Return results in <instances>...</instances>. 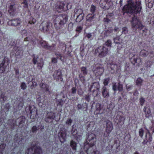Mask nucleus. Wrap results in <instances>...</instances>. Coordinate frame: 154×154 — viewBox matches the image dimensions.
Masks as SVG:
<instances>
[{"label": "nucleus", "mask_w": 154, "mask_h": 154, "mask_svg": "<svg viewBox=\"0 0 154 154\" xmlns=\"http://www.w3.org/2000/svg\"><path fill=\"white\" fill-rule=\"evenodd\" d=\"M140 5V1L134 2L132 0H128L127 1V4L123 7L122 9L123 15L127 14L134 16L132 18L131 23L133 28L135 29H142L143 27L135 15L140 13L142 8Z\"/></svg>", "instance_id": "f257e3e1"}, {"label": "nucleus", "mask_w": 154, "mask_h": 154, "mask_svg": "<svg viewBox=\"0 0 154 154\" xmlns=\"http://www.w3.org/2000/svg\"><path fill=\"white\" fill-rule=\"evenodd\" d=\"M6 6L8 7V11L11 14H13L18 8L17 3L14 0L8 1L7 3Z\"/></svg>", "instance_id": "f03ea898"}, {"label": "nucleus", "mask_w": 154, "mask_h": 154, "mask_svg": "<svg viewBox=\"0 0 154 154\" xmlns=\"http://www.w3.org/2000/svg\"><path fill=\"white\" fill-rule=\"evenodd\" d=\"M68 19V16L66 14H60L57 16L55 20L56 21L59 22V24L61 25L65 23Z\"/></svg>", "instance_id": "7ed1b4c3"}, {"label": "nucleus", "mask_w": 154, "mask_h": 154, "mask_svg": "<svg viewBox=\"0 0 154 154\" xmlns=\"http://www.w3.org/2000/svg\"><path fill=\"white\" fill-rule=\"evenodd\" d=\"M96 52L98 53L99 56L101 57L105 56L107 54L108 49L104 46L98 47L96 50Z\"/></svg>", "instance_id": "20e7f679"}, {"label": "nucleus", "mask_w": 154, "mask_h": 154, "mask_svg": "<svg viewBox=\"0 0 154 154\" xmlns=\"http://www.w3.org/2000/svg\"><path fill=\"white\" fill-rule=\"evenodd\" d=\"M65 5L63 2H59L57 3L55 8L56 11L60 13L66 10Z\"/></svg>", "instance_id": "39448f33"}, {"label": "nucleus", "mask_w": 154, "mask_h": 154, "mask_svg": "<svg viewBox=\"0 0 154 154\" xmlns=\"http://www.w3.org/2000/svg\"><path fill=\"white\" fill-rule=\"evenodd\" d=\"M108 0H100V7L106 9H108L109 7V4L111 3L108 2Z\"/></svg>", "instance_id": "423d86ee"}, {"label": "nucleus", "mask_w": 154, "mask_h": 154, "mask_svg": "<svg viewBox=\"0 0 154 154\" xmlns=\"http://www.w3.org/2000/svg\"><path fill=\"white\" fill-rule=\"evenodd\" d=\"M20 21L18 19H14L10 20L8 22V24L10 26H17L20 24Z\"/></svg>", "instance_id": "0eeeda50"}, {"label": "nucleus", "mask_w": 154, "mask_h": 154, "mask_svg": "<svg viewBox=\"0 0 154 154\" xmlns=\"http://www.w3.org/2000/svg\"><path fill=\"white\" fill-rule=\"evenodd\" d=\"M53 76L57 79H60V81L62 80L61 76V73L60 71L57 70L54 72L53 75Z\"/></svg>", "instance_id": "6e6552de"}, {"label": "nucleus", "mask_w": 154, "mask_h": 154, "mask_svg": "<svg viewBox=\"0 0 154 154\" xmlns=\"http://www.w3.org/2000/svg\"><path fill=\"white\" fill-rule=\"evenodd\" d=\"M102 94L104 98H107L109 97V91L106 87H104L103 88Z\"/></svg>", "instance_id": "1a4fd4ad"}, {"label": "nucleus", "mask_w": 154, "mask_h": 154, "mask_svg": "<svg viewBox=\"0 0 154 154\" xmlns=\"http://www.w3.org/2000/svg\"><path fill=\"white\" fill-rule=\"evenodd\" d=\"M74 16H77L78 15H80L84 14L82 10L81 9L75 8L74 10Z\"/></svg>", "instance_id": "9d476101"}, {"label": "nucleus", "mask_w": 154, "mask_h": 154, "mask_svg": "<svg viewBox=\"0 0 154 154\" xmlns=\"http://www.w3.org/2000/svg\"><path fill=\"white\" fill-rule=\"evenodd\" d=\"M42 26L44 25L42 29L50 28L52 26L51 23L49 22H46L44 24L42 23Z\"/></svg>", "instance_id": "9b49d317"}, {"label": "nucleus", "mask_w": 154, "mask_h": 154, "mask_svg": "<svg viewBox=\"0 0 154 154\" xmlns=\"http://www.w3.org/2000/svg\"><path fill=\"white\" fill-rule=\"evenodd\" d=\"M143 80L140 77L138 78L136 81V85L140 87L142 85Z\"/></svg>", "instance_id": "f8f14e48"}, {"label": "nucleus", "mask_w": 154, "mask_h": 154, "mask_svg": "<svg viewBox=\"0 0 154 154\" xmlns=\"http://www.w3.org/2000/svg\"><path fill=\"white\" fill-rule=\"evenodd\" d=\"M95 15V14L91 13L88 14L86 17L87 20L91 21L94 18Z\"/></svg>", "instance_id": "ddd939ff"}, {"label": "nucleus", "mask_w": 154, "mask_h": 154, "mask_svg": "<svg viewBox=\"0 0 154 154\" xmlns=\"http://www.w3.org/2000/svg\"><path fill=\"white\" fill-rule=\"evenodd\" d=\"M145 112L146 116V117H149L151 113V111L149 109L148 107H145L143 109Z\"/></svg>", "instance_id": "4468645a"}, {"label": "nucleus", "mask_w": 154, "mask_h": 154, "mask_svg": "<svg viewBox=\"0 0 154 154\" xmlns=\"http://www.w3.org/2000/svg\"><path fill=\"white\" fill-rule=\"evenodd\" d=\"M76 16V22H79L81 21L84 18V14H81L80 15H78Z\"/></svg>", "instance_id": "2eb2a0df"}, {"label": "nucleus", "mask_w": 154, "mask_h": 154, "mask_svg": "<svg viewBox=\"0 0 154 154\" xmlns=\"http://www.w3.org/2000/svg\"><path fill=\"white\" fill-rule=\"evenodd\" d=\"M34 154H42V151L41 148L39 147H36L34 150Z\"/></svg>", "instance_id": "dca6fc26"}, {"label": "nucleus", "mask_w": 154, "mask_h": 154, "mask_svg": "<svg viewBox=\"0 0 154 154\" xmlns=\"http://www.w3.org/2000/svg\"><path fill=\"white\" fill-rule=\"evenodd\" d=\"M97 11L96 6L94 5H92L90 9V11L91 14H94L95 12Z\"/></svg>", "instance_id": "f3484780"}, {"label": "nucleus", "mask_w": 154, "mask_h": 154, "mask_svg": "<svg viewBox=\"0 0 154 154\" xmlns=\"http://www.w3.org/2000/svg\"><path fill=\"white\" fill-rule=\"evenodd\" d=\"M70 146L73 150H75L77 146V144L73 140L71 141L70 143Z\"/></svg>", "instance_id": "a211bd4d"}, {"label": "nucleus", "mask_w": 154, "mask_h": 154, "mask_svg": "<svg viewBox=\"0 0 154 154\" xmlns=\"http://www.w3.org/2000/svg\"><path fill=\"white\" fill-rule=\"evenodd\" d=\"M87 152L88 154H95V150L93 149L91 147L88 149Z\"/></svg>", "instance_id": "6ab92c4d"}, {"label": "nucleus", "mask_w": 154, "mask_h": 154, "mask_svg": "<svg viewBox=\"0 0 154 154\" xmlns=\"http://www.w3.org/2000/svg\"><path fill=\"white\" fill-rule=\"evenodd\" d=\"M96 110L98 111V113H99L100 112V110L102 109L101 105L99 103H97L96 105Z\"/></svg>", "instance_id": "aec40b11"}, {"label": "nucleus", "mask_w": 154, "mask_h": 154, "mask_svg": "<svg viewBox=\"0 0 154 154\" xmlns=\"http://www.w3.org/2000/svg\"><path fill=\"white\" fill-rule=\"evenodd\" d=\"M148 6L149 8H151L153 6L154 4V0H148Z\"/></svg>", "instance_id": "412c9836"}, {"label": "nucleus", "mask_w": 154, "mask_h": 154, "mask_svg": "<svg viewBox=\"0 0 154 154\" xmlns=\"http://www.w3.org/2000/svg\"><path fill=\"white\" fill-rule=\"evenodd\" d=\"M36 22L35 19L32 17H31L29 21V24H34Z\"/></svg>", "instance_id": "4be33fe9"}, {"label": "nucleus", "mask_w": 154, "mask_h": 154, "mask_svg": "<svg viewBox=\"0 0 154 154\" xmlns=\"http://www.w3.org/2000/svg\"><path fill=\"white\" fill-rule=\"evenodd\" d=\"M25 154H34L33 149L32 148L28 149L26 151Z\"/></svg>", "instance_id": "5701e85b"}, {"label": "nucleus", "mask_w": 154, "mask_h": 154, "mask_svg": "<svg viewBox=\"0 0 154 154\" xmlns=\"http://www.w3.org/2000/svg\"><path fill=\"white\" fill-rule=\"evenodd\" d=\"M147 52L145 50H142L140 52V54L143 57H146L147 55Z\"/></svg>", "instance_id": "b1692460"}, {"label": "nucleus", "mask_w": 154, "mask_h": 154, "mask_svg": "<svg viewBox=\"0 0 154 154\" xmlns=\"http://www.w3.org/2000/svg\"><path fill=\"white\" fill-rule=\"evenodd\" d=\"M42 46L46 48H49V46H48V44L45 42H43L42 44Z\"/></svg>", "instance_id": "393cba45"}, {"label": "nucleus", "mask_w": 154, "mask_h": 154, "mask_svg": "<svg viewBox=\"0 0 154 154\" xmlns=\"http://www.w3.org/2000/svg\"><path fill=\"white\" fill-rule=\"evenodd\" d=\"M118 84L117 85L116 83H113L112 85V89L114 91H116L117 90Z\"/></svg>", "instance_id": "a878e982"}, {"label": "nucleus", "mask_w": 154, "mask_h": 154, "mask_svg": "<svg viewBox=\"0 0 154 154\" xmlns=\"http://www.w3.org/2000/svg\"><path fill=\"white\" fill-rule=\"evenodd\" d=\"M123 87L122 84L119 83L118 84L117 90L120 91L122 90Z\"/></svg>", "instance_id": "bb28decb"}, {"label": "nucleus", "mask_w": 154, "mask_h": 154, "mask_svg": "<svg viewBox=\"0 0 154 154\" xmlns=\"http://www.w3.org/2000/svg\"><path fill=\"white\" fill-rule=\"evenodd\" d=\"M113 14L112 13H110L108 14L107 15H106V17L107 18L109 19H110V20L112 18V17L113 16Z\"/></svg>", "instance_id": "cd10ccee"}, {"label": "nucleus", "mask_w": 154, "mask_h": 154, "mask_svg": "<svg viewBox=\"0 0 154 154\" xmlns=\"http://www.w3.org/2000/svg\"><path fill=\"white\" fill-rule=\"evenodd\" d=\"M72 122V120L71 119H68L66 122V124L69 125H71V123Z\"/></svg>", "instance_id": "c85d7f7f"}, {"label": "nucleus", "mask_w": 154, "mask_h": 154, "mask_svg": "<svg viewBox=\"0 0 154 154\" xmlns=\"http://www.w3.org/2000/svg\"><path fill=\"white\" fill-rule=\"evenodd\" d=\"M139 135L141 137H142L143 134V130L142 129H139Z\"/></svg>", "instance_id": "c756f323"}, {"label": "nucleus", "mask_w": 154, "mask_h": 154, "mask_svg": "<svg viewBox=\"0 0 154 154\" xmlns=\"http://www.w3.org/2000/svg\"><path fill=\"white\" fill-rule=\"evenodd\" d=\"M21 88L23 90L25 89L26 88V85L25 83H22L21 85Z\"/></svg>", "instance_id": "7c9ffc66"}, {"label": "nucleus", "mask_w": 154, "mask_h": 154, "mask_svg": "<svg viewBox=\"0 0 154 154\" xmlns=\"http://www.w3.org/2000/svg\"><path fill=\"white\" fill-rule=\"evenodd\" d=\"M106 45L107 46H110L112 44L111 41L108 40L105 43Z\"/></svg>", "instance_id": "2f4dec72"}, {"label": "nucleus", "mask_w": 154, "mask_h": 154, "mask_svg": "<svg viewBox=\"0 0 154 154\" xmlns=\"http://www.w3.org/2000/svg\"><path fill=\"white\" fill-rule=\"evenodd\" d=\"M103 20L104 22L105 23H109L111 21L110 19L107 18L106 17L104 18Z\"/></svg>", "instance_id": "473e14b6"}, {"label": "nucleus", "mask_w": 154, "mask_h": 154, "mask_svg": "<svg viewBox=\"0 0 154 154\" xmlns=\"http://www.w3.org/2000/svg\"><path fill=\"white\" fill-rule=\"evenodd\" d=\"M145 102L144 99L143 98L141 97L140 98V103L141 105H143Z\"/></svg>", "instance_id": "72a5a7b5"}, {"label": "nucleus", "mask_w": 154, "mask_h": 154, "mask_svg": "<svg viewBox=\"0 0 154 154\" xmlns=\"http://www.w3.org/2000/svg\"><path fill=\"white\" fill-rule=\"evenodd\" d=\"M73 28V24L72 23H70L68 25V29H71Z\"/></svg>", "instance_id": "f704fd0d"}, {"label": "nucleus", "mask_w": 154, "mask_h": 154, "mask_svg": "<svg viewBox=\"0 0 154 154\" xmlns=\"http://www.w3.org/2000/svg\"><path fill=\"white\" fill-rule=\"evenodd\" d=\"M132 88V86L130 85H127L126 86V88L128 91L131 90Z\"/></svg>", "instance_id": "c9c22d12"}, {"label": "nucleus", "mask_w": 154, "mask_h": 154, "mask_svg": "<svg viewBox=\"0 0 154 154\" xmlns=\"http://www.w3.org/2000/svg\"><path fill=\"white\" fill-rule=\"evenodd\" d=\"M109 82V79L108 78L104 80V84L105 85H108Z\"/></svg>", "instance_id": "e433bc0d"}, {"label": "nucleus", "mask_w": 154, "mask_h": 154, "mask_svg": "<svg viewBox=\"0 0 154 154\" xmlns=\"http://www.w3.org/2000/svg\"><path fill=\"white\" fill-rule=\"evenodd\" d=\"M5 71V69L2 66L0 67V73H2Z\"/></svg>", "instance_id": "4c0bfd02"}, {"label": "nucleus", "mask_w": 154, "mask_h": 154, "mask_svg": "<svg viewBox=\"0 0 154 154\" xmlns=\"http://www.w3.org/2000/svg\"><path fill=\"white\" fill-rule=\"evenodd\" d=\"M72 93L74 94L76 93V90L75 88L73 87L72 88Z\"/></svg>", "instance_id": "58836bf2"}, {"label": "nucleus", "mask_w": 154, "mask_h": 154, "mask_svg": "<svg viewBox=\"0 0 154 154\" xmlns=\"http://www.w3.org/2000/svg\"><path fill=\"white\" fill-rule=\"evenodd\" d=\"M82 70L84 71V73H85L86 74V69L85 67H82Z\"/></svg>", "instance_id": "ea45409f"}, {"label": "nucleus", "mask_w": 154, "mask_h": 154, "mask_svg": "<svg viewBox=\"0 0 154 154\" xmlns=\"http://www.w3.org/2000/svg\"><path fill=\"white\" fill-rule=\"evenodd\" d=\"M66 134H64V133H61V136L62 137L63 140H64L65 138V137H66Z\"/></svg>", "instance_id": "a19ab883"}, {"label": "nucleus", "mask_w": 154, "mask_h": 154, "mask_svg": "<svg viewBox=\"0 0 154 154\" xmlns=\"http://www.w3.org/2000/svg\"><path fill=\"white\" fill-rule=\"evenodd\" d=\"M23 7L25 8H28V4H24Z\"/></svg>", "instance_id": "79ce46f5"}, {"label": "nucleus", "mask_w": 154, "mask_h": 154, "mask_svg": "<svg viewBox=\"0 0 154 154\" xmlns=\"http://www.w3.org/2000/svg\"><path fill=\"white\" fill-rule=\"evenodd\" d=\"M23 1L22 3L23 4H28V2L27 0H23Z\"/></svg>", "instance_id": "37998d69"}, {"label": "nucleus", "mask_w": 154, "mask_h": 154, "mask_svg": "<svg viewBox=\"0 0 154 154\" xmlns=\"http://www.w3.org/2000/svg\"><path fill=\"white\" fill-rule=\"evenodd\" d=\"M33 62L34 64H35L37 62V60L35 58H34L33 59Z\"/></svg>", "instance_id": "c03bdc74"}, {"label": "nucleus", "mask_w": 154, "mask_h": 154, "mask_svg": "<svg viewBox=\"0 0 154 154\" xmlns=\"http://www.w3.org/2000/svg\"><path fill=\"white\" fill-rule=\"evenodd\" d=\"M87 38H90L91 36V34H88L87 35Z\"/></svg>", "instance_id": "a18cd8bd"}, {"label": "nucleus", "mask_w": 154, "mask_h": 154, "mask_svg": "<svg viewBox=\"0 0 154 154\" xmlns=\"http://www.w3.org/2000/svg\"><path fill=\"white\" fill-rule=\"evenodd\" d=\"M33 110V111H35V112H36V109H35V108H34V109H33L32 110H31V113H32V112H33V111H32Z\"/></svg>", "instance_id": "49530a36"}, {"label": "nucleus", "mask_w": 154, "mask_h": 154, "mask_svg": "<svg viewBox=\"0 0 154 154\" xmlns=\"http://www.w3.org/2000/svg\"><path fill=\"white\" fill-rule=\"evenodd\" d=\"M2 14H3L2 12L1 11H0V18H2Z\"/></svg>", "instance_id": "de8ad7c7"}, {"label": "nucleus", "mask_w": 154, "mask_h": 154, "mask_svg": "<svg viewBox=\"0 0 154 154\" xmlns=\"http://www.w3.org/2000/svg\"><path fill=\"white\" fill-rule=\"evenodd\" d=\"M82 28L81 26H78L77 29H82Z\"/></svg>", "instance_id": "09e8293b"}, {"label": "nucleus", "mask_w": 154, "mask_h": 154, "mask_svg": "<svg viewBox=\"0 0 154 154\" xmlns=\"http://www.w3.org/2000/svg\"><path fill=\"white\" fill-rule=\"evenodd\" d=\"M117 38H115L114 40V42L116 43H119V42H117V41H116V40Z\"/></svg>", "instance_id": "8fccbe9b"}, {"label": "nucleus", "mask_w": 154, "mask_h": 154, "mask_svg": "<svg viewBox=\"0 0 154 154\" xmlns=\"http://www.w3.org/2000/svg\"><path fill=\"white\" fill-rule=\"evenodd\" d=\"M33 83V86H36V83L35 82H34V83L33 82H32Z\"/></svg>", "instance_id": "3c124183"}, {"label": "nucleus", "mask_w": 154, "mask_h": 154, "mask_svg": "<svg viewBox=\"0 0 154 154\" xmlns=\"http://www.w3.org/2000/svg\"><path fill=\"white\" fill-rule=\"evenodd\" d=\"M98 70H101V72H102L103 71V69H102L99 68L98 69Z\"/></svg>", "instance_id": "603ef678"}, {"label": "nucleus", "mask_w": 154, "mask_h": 154, "mask_svg": "<svg viewBox=\"0 0 154 154\" xmlns=\"http://www.w3.org/2000/svg\"><path fill=\"white\" fill-rule=\"evenodd\" d=\"M133 154H139L137 152H135Z\"/></svg>", "instance_id": "864d4df0"}, {"label": "nucleus", "mask_w": 154, "mask_h": 154, "mask_svg": "<svg viewBox=\"0 0 154 154\" xmlns=\"http://www.w3.org/2000/svg\"><path fill=\"white\" fill-rule=\"evenodd\" d=\"M2 19L0 18V24H2V21H1Z\"/></svg>", "instance_id": "5fc2aeb1"}, {"label": "nucleus", "mask_w": 154, "mask_h": 154, "mask_svg": "<svg viewBox=\"0 0 154 154\" xmlns=\"http://www.w3.org/2000/svg\"><path fill=\"white\" fill-rule=\"evenodd\" d=\"M134 61H135V62L136 63V62H137V59H134Z\"/></svg>", "instance_id": "6e6d98bb"}, {"label": "nucleus", "mask_w": 154, "mask_h": 154, "mask_svg": "<svg viewBox=\"0 0 154 154\" xmlns=\"http://www.w3.org/2000/svg\"><path fill=\"white\" fill-rule=\"evenodd\" d=\"M35 127H33L32 129L33 131H34V129H35Z\"/></svg>", "instance_id": "4d7b16f0"}, {"label": "nucleus", "mask_w": 154, "mask_h": 154, "mask_svg": "<svg viewBox=\"0 0 154 154\" xmlns=\"http://www.w3.org/2000/svg\"><path fill=\"white\" fill-rule=\"evenodd\" d=\"M122 0H120V3H122Z\"/></svg>", "instance_id": "13d9d810"}, {"label": "nucleus", "mask_w": 154, "mask_h": 154, "mask_svg": "<svg viewBox=\"0 0 154 154\" xmlns=\"http://www.w3.org/2000/svg\"><path fill=\"white\" fill-rule=\"evenodd\" d=\"M54 61H55V62H56V59H54Z\"/></svg>", "instance_id": "bf43d9fd"}, {"label": "nucleus", "mask_w": 154, "mask_h": 154, "mask_svg": "<svg viewBox=\"0 0 154 154\" xmlns=\"http://www.w3.org/2000/svg\"><path fill=\"white\" fill-rule=\"evenodd\" d=\"M53 60H53V59H52V61H53Z\"/></svg>", "instance_id": "052dcab7"}, {"label": "nucleus", "mask_w": 154, "mask_h": 154, "mask_svg": "<svg viewBox=\"0 0 154 154\" xmlns=\"http://www.w3.org/2000/svg\"><path fill=\"white\" fill-rule=\"evenodd\" d=\"M4 63H3V65H4Z\"/></svg>", "instance_id": "680f3d73"}]
</instances>
